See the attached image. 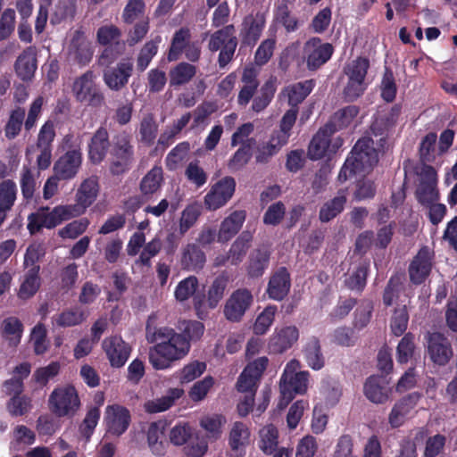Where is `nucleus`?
Returning <instances> with one entry per match:
<instances>
[{
  "label": "nucleus",
  "instance_id": "obj_1",
  "mask_svg": "<svg viewBox=\"0 0 457 457\" xmlns=\"http://www.w3.org/2000/svg\"><path fill=\"white\" fill-rule=\"evenodd\" d=\"M157 315H149L145 333L149 343H156L149 349V361L155 370H167L171 363L182 360L190 352L191 345L173 328L156 327Z\"/></svg>",
  "mask_w": 457,
  "mask_h": 457
},
{
  "label": "nucleus",
  "instance_id": "obj_2",
  "mask_svg": "<svg viewBox=\"0 0 457 457\" xmlns=\"http://www.w3.org/2000/svg\"><path fill=\"white\" fill-rule=\"evenodd\" d=\"M378 162V152L374 146L373 139L363 137L353 145L337 179L340 182H345L359 173L371 170Z\"/></svg>",
  "mask_w": 457,
  "mask_h": 457
},
{
  "label": "nucleus",
  "instance_id": "obj_3",
  "mask_svg": "<svg viewBox=\"0 0 457 457\" xmlns=\"http://www.w3.org/2000/svg\"><path fill=\"white\" fill-rule=\"evenodd\" d=\"M109 171L113 176L127 173L135 162V150L132 137L126 131L115 135L110 150Z\"/></svg>",
  "mask_w": 457,
  "mask_h": 457
},
{
  "label": "nucleus",
  "instance_id": "obj_4",
  "mask_svg": "<svg viewBox=\"0 0 457 457\" xmlns=\"http://www.w3.org/2000/svg\"><path fill=\"white\" fill-rule=\"evenodd\" d=\"M80 405L78 391L72 385L57 386L48 398L49 409L57 417H73Z\"/></svg>",
  "mask_w": 457,
  "mask_h": 457
},
{
  "label": "nucleus",
  "instance_id": "obj_5",
  "mask_svg": "<svg viewBox=\"0 0 457 457\" xmlns=\"http://www.w3.org/2000/svg\"><path fill=\"white\" fill-rule=\"evenodd\" d=\"M94 79V72L87 71L74 80L72 93L77 102L94 108H99L104 105L105 98Z\"/></svg>",
  "mask_w": 457,
  "mask_h": 457
},
{
  "label": "nucleus",
  "instance_id": "obj_6",
  "mask_svg": "<svg viewBox=\"0 0 457 457\" xmlns=\"http://www.w3.org/2000/svg\"><path fill=\"white\" fill-rule=\"evenodd\" d=\"M419 184L415 190V198L422 206L435 204L440 199V192L437 187L438 178L436 169L429 164H423L420 170Z\"/></svg>",
  "mask_w": 457,
  "mask_h": 457
},
{
  "label": "nucleus",
  "instance_id": "obj_7",
  "mask_svg": "<svg viewBox=\"0 0 457 457\" xmlns=\"http://www.w3.org/2000/svg\"><path fill=\"white\" fill-rule=\"evenodd\" d=\"M287 368L288 366L284 370L279 383L278 407L281 409L287 407L295 395H303L306 392L310 375L308 371H288Z\"/></svg>",
  "mask_w": 457,
  "mask_h": 457
},
{
  "label": "nucleus",
  "instance_id": "obj_8",
  "mask_svg": "<svg viewBox=\"0 0 457 457\" xmlns=\"http://www.w3.org/2000/svg\"><path fill=\"white\" fill-rule=\"evenodd\" d=\"M426 352L431 362L436 366L447 365L453 356L449 339L441 332H428L426 337Z\"/></svg>",
  "mask_w": 457,
  "mask_h": 457
},
{
  "label": "nucleus",
  "instance_id": "obj_9",
  "mask_svg": "<svg viewBox=\"0 0 457 457\" xmlns=\"http://www.w3.org/2000/svg\"><path fill=\"white\" fill-rule=\"evenodd\" d=\"M236 180L226 176L213 184L204 198V204L208 211H216L225 206L236 191Z\"/></svg>",
  "mask_w": 457,
  "mask_h": 457
},
{
  "label": "nucleus",
  "instance_id": "obj_10",
  "mask_svg": "<svg viewBox=\"0 0 457 457\" xmlns=\"http://www.w3.org/2000/svg\"><path fill=\"white\" fill-rule=\"evenodd\" d=\"M434 264V253L422 246L408 267L410 282L415 286L423 284L430 276Z\"/></svg>",
  "mask_w": 457,
  "mask_h": 457
},
{
  "label": "nucleus",
  "instance_id": "obj_11",
  "mask_svg": "<svg viewBox=\"0 0 457 457\" xmlns=\"http://www.w3.org/2000/svg\"><path fill=\"white\" fill-rule=\"evenodd\" d=\"M253 303V295L247 288L235 290L224 305V316L231 322L242 320Z\"/></svg>",
  "mask_w": 457,
  "mask_h": 457
},
{
  "label": "nucleus",
  "instance_id": "obj_12",
  "mask_svg": "<svg viewBox=\"0 0 457 457\" xmlns=\"http://www.w3.org/2000/svg\"><path fill=\"white\" fill-rule=\"evenodd\" d=\"M333 53L334 47L330 43H322L320 37H312L304 46L307 69L317 71L331 58Z\"/></svg>",
  "mask_w": 457,
  "mask_h": 457
},
{
  "label": "nucleus",
  "instance_id": "obj_13",
  "mask_svg": "<svg viewBox=\"0 0 457 457\" xmlns=\"http://www.w3.org/2000/svg\"><path fill=\"white\" fill-rule=\"evenodd\" d=\"M268 363L269 360L266 356L259 357L249 362L238 377L237 382V391L241 393H254Z\"/></svg>",
  "mask_w": 457,
  "mask_h": 457
},
{
  "label": "nucleus",
  "instance_id": "obj_14",
  "mask_svg": "<svg viewBox=\"0 0 457 457\" xmlns=\"http://www.w3.org/2000/svg\"><path fill=\"white\" fill-rule=\"evenodd\" d=\"M99 192L97 176H91L82 181L76 192V204L68 205L73 215L79 216L96 201Z\"/></svg>",
  "mask_w": 457,
  "mask_h": 457
},
{
  "label": "nucleus",
  "instance_id": "obj_15",
  "mask_svg": "<svg viewBox=\"0 0 457 457\" xmlns=\"http://www.w3.org/2000/svg\"><path fill=\"white\" fill-rule=\"evenodd\" d=\"M133 62L130 59H122L113 67L104 71V84L112 91H120L127 86L133 73Z\"/></svg>",
  "mask_w": 457,
  "mask_h": 457
},
{
  "label": "nucleus",
  "instance_id": "obj_16",
  "mask_svg": "<svg viewBox=\"0 0 457 457\" xmlns=\"http://www.w3.org/2000/svg\"><path fill=\"white\" fill-rule=\"evenodd\" d=\"M102 348L112 368H121L125 365L131 353V347L121 337L112 336L102 342Z\"/></svg>",
  "mask_w": 457,
  "mask_h": 457
},
{
  "label": "nucleus",
  "instance_id": "obj_17",
  "mask_svg": "<svg viewBox=\"0 0 457 457\" xmlns=\"http://www.w3.org/2000/svg\"><path fill=\"white\" fill-rule=\"evenodd\" d=\"M82 164V153L79 148L68 150L54 162L53 170L62 180L74 179Z\"/></svg>",
  "mask_w": 457,
  "mask_h": 457
},
{
  "label": "nucleus",
  "instance_id": "obj_18",
  "mask_svg": "<svg viewBox=\"0 0 457 457\" xmlns=\"http://www.w3.org/2000/svg\"><path fill=\"white\" fill-rule=\"evenodd\" d=\"M363 394L373 403H386L392 394L390 380L386 376L371 375L364 382Z\"/></svg>",
  "mask_w": 457,
  "mask_h": 457
},
{
  "label": "nucleus",
  "instance_id": "obj_19",
  "mask_svg": "<svg viewBox=\"0 0 457 457\" xmlns=\"http://www.w3.org/2000/svg\"><path fill=\"white\" fill-rule=\"evenodd\" d=\"M104 421L108 433L120 436L124 434L131 422L130 411L119 404L108 405Z\"/></svg>",
  "mask_w": 457,
  "mask_h": 457
},
{
  "label": "nucleus",
  "instance_id": "obj_20",
  "mask_svg": "<svg viewBox=\"0 0 457 457\" xmlns=\"http://www.w3.org/2000/svg\"><path fill=\"white\" fill-rule=\"evenodd\" d=\"M266 20L262 12L246 15L242 21L239 37L245 46H253L260 39Z\"/></svg>",
  "mask_w": 457,
  "mask_h": 457
},
{
  "label": "nucleus",
  "instance_id": "obj_21",
  "mask_svg": "<svg viewBox=\"0 0 457 457\" xmlns=\"http://www.w3.org/2000/svg\"><path fill=\"white\" fill-rule=\"evenodd\" d=\"M291 275L286 267H279L270 277L266 294L274 301L284 300L290 292Z\"/></svg>",
  "mask_w": 457,
  "mask_h": 457
},
{
  "label": "nucleus",
  "instance_id": "obj_22",
  "mask_svg": "<svg viewBox=\"0 0 457 457\" xmlns=\"http://www.w3.org/2000/svg\"><path fill=\"white\" fill-rule=\"evenodd\" d=\"M112 147L108 130L104 127H99L93 134L87 145V156L94 165L100 164L106 157Z\"/></svg>",
  "mask_w": 457,
  "mask_h": 457
},
{
  "label": "nucleus",
  "instance_id": "obj_23",
  "mask_svg": "<svg viewBox=\"0 0 457 457\" xmlns=\"http://www.w3.org/2000/svg\"><path fill=\"white\" fill-rule=\"evenodd\" d=\"M260 71L253 64L245 65L242 71V87L237 96V104L245 107L254 96L260 86L258 79Z\"/></svg>",
  "mask_w": 457,
  "mask_h": 457
},
{
  "label": "nucleus",
  "instance_id": "obj_24",
  "mask_svg": "<svg viewBox=\"0 0 457 457\" xmlns=\"http://www.w3.org/2000/svg\"><path fill=\"white\" fill-rule=\"evenodd\" d=\"M271 253L266 246H261L253 249L246 262V274L250 278H259L262 277L269 268Z\"/></svg>",
  "mask_w": 457,
  "mask_h": 457
},
{
  "label": "nucleus",
  "instance_id": "obj_25",
  "mask_svg": "<svg viewBox=\"0 0 457 457\" xmlns=\"http://www.w3.org/2000/svg\"><path fill=\"white\" fill-rule=\"evenodd\" d=\"M299 338V330L295 326H287L276 329L269 342V348L276 353H282L291 348Z\"/></svg>",
  "mask_w": 457,
  "mask_h": 457
},
{
  "label": "nucleus",
  "instance_id": "obj_26",
  "mask_svg": "<svg viewBox=\"0 0 457 457\" xmlns=\"http://www.w3.org/2000/svg\"><path fill=\"white\" fill-rule=\"evenodd\" d=\"M165 429L166 422L164 420H157L148 426L146 431L147 444L153 454L156 456H163L169 445L166 440Z\"/></svg>",
  "mask_w": 457,
  "mask_h": 457
},
{
  "label": "nucleus",
  "instance_id": "obj_27",
  "mask_svg": "<svg viewBox=\"0 0 457 457\" xmlns=\"http://www.w3.org/2000/svg\"><path fill=\"white\" fill-rule=\"evenodd\" d=\"M246 218L245 210H237L231 212L220 223L218 231V242L227 243L232 239L241 229Z\"/></svg>",
  "mask_w": 457,
  "mask_h": 457
},
{
  "label": "nucleus",
  "instance_id": "obj_28",
  "mask_svg": "<svg viewBox=\"0 0 457 457\" xmlns=\"http://www.w3.org/2000/svg\"><path fill=\"white\" fill-rule=\"evenodd\" d=\"M36 48L29 46L18 56L14 63V71L22 81H30L37 70Z\"/></svg>",
  "mask_w": 457,
  "mask_h": 457
},
{
  "label": "nucleus",
  "instance_id": "obj_29",
  "mask_svg": "<svg viewBox=\"0 0 457 457\" xmlns=\"http://www.w3.org/2000/svg\"><path fill=\"white\" fill-rule=\"evenodd\" d=\"M330 125H324L312 137L308 146V156L311 160L316 161L326 156L330 146V137L334 134Z\"/></svg>",
  "mask_w": 457,
  "mask_h": 457
},
{
  "label": "nucleus",
  "instance_id": "obj_30",
  "mask_svg": "<svg viewBox=\"0 0 457 457\" xmlns=\"http://www.w3.org/2000/svg\"><path fill=\"white\" fill-rule=\"evenodd\" d=\"M417 402L418 395L415 394H410L397 401L388 416V423L391 428H397L401 427L404 423L406 416L417 404Z\"/></svg>",
  "mask_w": 457,
  "mask_h": 457
},
{
  "label": "nucleus",
  "instance_id": "obj_31",
  "mask_svg": "<svg viewBox=\"0 0 457 457\" xmlns=\"http://www.w3.org/2000/svg\"><path fill=\"white\" fill-rule=\"evenodd\" d=\"M347 202L346 189L338 190L337 195L325 202L320 209L319 219L321 222H328L338 216Z\"/></svg>",
  "mask_w": 457,
  "mask_h": 457
},
{
  "label": "nucleus",
  "instance_id": "obj_32",
  "mask_svg": "<svg viewBox=\"0 0 457 457\" xmlns=\"http://www.w3.org/2000/svg\"><path fill=\"white\" fill-rule=\"evenodd\" d=\"M303 355L307 365L314 370H320L325 366V357L317 337L312 336L307 339L303 347Z\"/></svg>",
  "mask_w": 457,
  "mask_h": 457
},
{
  "label": "nucleus",
  "instance_id": "obj_33",
  "mask_svg": "<svg viewBox=\"0 0 457 457\" xmlns=\"http://www.w3.org/2000/svg\"><path fill=\"white\" fill-rule=\"evenodd\" d=\"M162 183V168L155 165L140 180L139 190L142 196L146 200L150 199L161 189Z\"/></svg>",
  "mask_w": 457,
  "mask_h": 457
},
{
  "label": "nucleus",
  "instance_id": "obj_34",
  "mask_svg": "<svg viewBox=\"0 0 457 457\" xmlns=\"http://www.w3.org/2000/svg\"><path fill=\"white\" fill-rule=\"evenodd\" d=\"M17 199V186L12 179H5L0 183V227L7 218Z\"/></svg>",
  "mask_w": 457,
  "mask_h": 457
},
{
  "label": "nucleus",
  "instance_id": "obj_35",
  "mask_svg": "<svg viewBox=\"0 0 457 457\" xmlns=\"http://www.w3.org/2000/svg\"><path fill=\"white\" fill-rule=\"evenodd\" d=\"M206 262L204 252L195 244H187L182 250L180 264L184 270H199Z\"/></svg>",
  "mask_w": 457,
  "mask_h": 457
},
{
  "label": "nucleus",
  "instance_id": "obj_36",
  "mask_svg": "<svg viewBox=\"0 0 457 457\" xmlns=\"http://www.w3.org/2000/svg\"><path fill=\"white\" fill-rule=\"evenodd\" d=\"M315 87L313 79L291 84L284 88V94L287 96L291 108H298V105L311 94Z\"/></svg>",
  "mask_w": 457,
  "mask_h": 457
},
{
  "label": "nucleus",
  "instance_id": "obj_37",
  "mask_svg": "<svg viewBox=\"0 0 457 457\" xmlns=\"http://www.w3.org/2000/svg\"><path fill=\"white\" fill-rule=\"evenodd\" d=\"M191 43V30L187 27H181L172 36L170 45L167 53L168 62L178 61L184 52V49Z\"/></svg>",
  "mask_w": 457,
  "mask_h": 457
},
{
  "label": "nucleus",
  "instance_id": "obj_38",
  "mask_svg": "<svg viewBox=\"0 0 457 457\" xmlns=\"http://www.w3.org/2000/svg\"><path fill=\"white\" fill-rule=\"evenodd\" d=\"M253 233L249 230L243 231L231 245L228 250L230 264L237 266L240 264L249 250L253 242Z\"/></svg>",
  "mask_w": 457,
  "mask_h": 457
},
{
  "label": "nucleus",
  "instance_id": "obj_39",
  "mask_svg": "<svg viewBox=\"0 0 457 457\" xmlns=\"http://www.w3.org/2000/svg\"><path fill=\"white\" fill-rule=\"evenodd\" d=\"M40 267H32L29 269L24 276L17 293V296L21 300H28L33 297L41 286V278L39 277Z\"/></svg>",
  "mask_w": 457,
  "mask_h": 457
},
{
  "label": "nucleus",
  "instance_id": "obj_40",
  "mask_svg": "<svg viewBox=\"0 0 457 457\" xmlns=\"http://www.w3.org/2000/svg\"><path fill=\"white\" fill-rule=\"evenodd\" d=\"M1 334L9 342V345L17 346L22 337L23 324L17 317L5 318L0 326Z\"/></svg>",
  "mask_w": 457,
  "mask_h": 457
},
{
  "label": "nucleus",
  "instance_id": "obj_41",
  "mask_svg": "<svg viewBox=\"0 0 457 457\" xmlns=\"http://www.w3.org/2000/svg\"><path fill=\"white\" fill-rule=\"evenodd\" d=\"M277 90V79L275 77H270L267 79L264 84L262 86L259 94L253 97L252 110L255 112H261L272 101L274 95Z\"/></svg>",
  "mask_w": 457,
  "mask_h": 457
},
{
  "label": "nucleus",
  "instance_id": "obj_42",
  "mask_svg": "<svg viewBox=\"0 0 457 457\" xmlns=\"http://www.w3.org/2000/svg\"><path fill=\"white\" fill-rule=\"evenodd\" d=\"M44 218V228H54L62 221L75 217L71 212V208L68 205L55 206L52 211L48 207L41 208Z\"/></svg>",
  "mask_w": 457,
  "mask_h": 457
},
{
  "label": "nucleus",
  "instance_id": "obj_43",
  "mask_svg": "<svg viewBox=\"0 0 457 457\" xmlns=\"http://www.w3.org/2000/svg\"><path fill=\"white\" fill-rule=\"evenodd\" d=\"M370 262L369 260L361 261L356 270L345 279V287L352 290L361 293L367 284Z\"/></svg>",
  "mask_w": 457,
  "mask_h": 457
},
{
  "label": "nucleus",
  "instance_id": "obj_44",
  "mask_svg": "<svg viewBox=\"0 0 457 457\" xmlns=\"http://www.w3.org/2000/svg\"><path fill=\"white\" fill-rule=\"evenodd\" d=\"M359 108L355 105H348L337 111L325 125H330L333 133L347 127L358 115Z\"/></svg>",
  "mask_w": 457,
  "mask_h": 457
},
{
  "label": "nucleus",
  "instance_id": "obj_45",
  "mask_svg": "<svg viewBox=\"0 0 457 457\" xmlns=\"http://www.w3.org/2000/svg\"><path fill=\"white\" fill-rule=\"evenodd\" d=\"M196 74V67L181 62L170 71V86H182L188 83Z\"/></svg>",
  "mask_w": 457,
  "mask_h": 457
},
{
  "label": "nucleus",
  "instance_id": "obj_46",
  "mask_svg": "<svg viewBox=\"0 0 457 457\" xmlns=\"http://www.w3.org/2000/svg\"><path fill=\"white\" fill-rule=\"evenodd\" d=\"M161 41L162 37L157 36L147 41L140 49L137 58V69L139 72L145 71L153 58L157 54Z\"/></svg>",
  "mask_w": 457,
  "mask_h": 457
},
{
  "label": "nucleus",
  "instance_id": "obj_47",
  "mask_svg": "<svg viewBox=\"0 0 457 457\" xmlns=\"http://www.w3.org/2000/svg\"><path fill=\"white\" fill-rule=\"evenodd\" d=\"M274 19L280 23L287 32H294L298 29V21L291 16L287 0L280 1L274 10Z\"/></svg>",
  "mask_w": 457,
  "mask_h": 457
},
{
  "label": "nucleus",
  "instance_id": "obj_48",
  "mask_svg": "<svg viewBox=\"0 0 457 457\" xmlns=\"http://www.w3.org/2000/svg\"><path fill=\"white\" fill-rule=\"evenodd\" d=\"M401 111L402 106L396 104L394 106H392L391 110L386 115L379 119H377L370 127V129L373 132V134L375 136L385 135L388 129L395 124L401 113Z\"/></svg>",
  "mask_w": 457,
  "mask_h": 457
},
{
  "label": "nucleus",
  "instance_id": "obj_49",
  "mask_svg": "<svg viewBox=\"0 0 457 457\" xmlns=\"http://www.w3.org/2000/svg\"><path fill=\"white\" fill-rule=\"evenodd\" d=\"M25 119V109L20 106L10 112L8 120L4 126V135L8 139H14L21 131Z\"/></svg>",
  "mask_w": 457,
  "mask_h": 457
},
{
  "label": "nucleus",
  "instance_id": "obj_50",
  "mask_svg": "<svg viewBox=\"0 0 457 457\" xmlns=\"http://www.w3.org/2000/svg\"><path fill=\"white\" fill-rule=\"evenodd\" d=\"M285 145L287 144L280 142L274 135H271L267 143L257 147L255 153L256 162L262 164L268 163L271 157L276 155Z\"/></svg>",
  "mask_w": 457,
  "mask_h": 457
},
{
  "label": "nucleus",
  "instance_id": "obj_51",
  "mask_svg": "<svg viewBox=\"0 0 457 457\" xmlns=\"http://www.w3.org/2000/svg\"><path fill=\"white\" fill-rule=\"evenodd\" d=\"M179 332L178 335L182 337L191 345L192 342L198 341L204 335V325L198 320H182L178 326Z\"/></svg>",
  "mask_w": 457,
  "mask_h": 457
},
{
  "label": "nucleus",
  "instance_id": "obj_52",
  "mask_svg": "<svg viewBox=\"0 0 457 457\" xmlns=\"http://www.w3.org/2000/svg\"><path fill=\"white\" fill-rule=\"evenodd\" d=\"M205 370L206 363L204 361H193L177 372V378L180 384H188L200 378Z\"/></svg>",
  "mask_w": 457,
  "mask_h": 457
},
{
  "label": "nucleus",
  "instance_id": "obj_53",
  "mask_svg": "<svg viewBox=\"0 0 457 457\" xmlns=\"http://www.w3.org/2000/svg\"><path fill=\"white\" fill-rule=\"evenodd\" d=\"M297 113L298 108H290L287 110L280 120L279 129L272 133L280 142L287 144L291 136V129L297 118Z\"/></svg>",
  "mask_w": 457,
  "mask_h": 457
},
{
  "label": "nucleus",
  "instance_id": "obj_54",
  "mask_svg": "<svg viewBox=\"0 0 457 457\" xmlns=\"http://www.w3.org/2000/svg\"><path fill=\"white\" fill-rule=\"evenodd\" d=\"M260 449L265 453L270 455L278 448V431L273 425H268L260 431Z\"/></svg>",
  "mask_w": 457,
  "mask_h": 457
},
{
  "label": "nucleus",
  "instance_id": "obj_55",
  "mask_svg": "<svg viewBox=\"0 0 457 457\" xmlns=\"http://www.w3.org/2000/svg\"><path fill=\"white\" fill-rule=\"evenodd\" d=\"M277 312L278 307L273 304H269L264 308L257 316L253 324V332L255 335L262 336L269 330L274 321Z\"/></svg>",
  "mask_w": 457,
  "mask_h": 457
},
{
  "label": "nucleus",
  "instance_id": "obj_56",
  "mask_svg": "<svg viewBox=\"0 0 457 457\" xmlns=\"http://www.w3.org/2000/svg\"><path fill=\"white\" fill-rule=\"evenodd\" d=\"M185 177L195 188H201L208 180V174L200 166L198 160H194L187 164L185 170Z\"/></svg>",
  "mask_w": 457,
  "mask_h": 457
},
{
  "label": "nucleus",
  "instance_id": "obj_57",
  "mask_svg": "<svg viewBox=\"0 0 457 457\" xmlns=\"http://www.w3.org/2000/svg\"><path fill=\"white\" fill-rule=\"evenodd\" d=\"M254 142L251 138L247 144H243L231 156L228 162V167L230 170L237 171L245 166L251 159V145Z\"/></svg>",
  "mask_w": 457,
  "mask_h": 457
},
{
  "label": "nucleus",
  "instance_id": "obj_58",
  "mask_svg": "<svg viewBox=\"0 0 457 457\" xmlns=\"http://www.w3.org/2000/svg\"><path fill=\"white\" fill-rule=\"evenodd\" d=\"M32 408V400L25 395H14L6 403V409L11 416L18 417L27 414Z\"/></svg>",
  "mask_w": 457,
  "mask_h": 457
},
{
  "label": "nucleus",
  "instance_id": "obj_59",
  "mask_svg": "<svg viewBox=\"0 0 457 457\" xmlns=\"http://www.w3.org/2000/svg\"><path fill=\"white\" fill-rule=\"evenodd\" d=\"M370 68V60L366 57H358L352 61L344 70L348 79L365 81Z\"/></svg>",
  "mask_w": 457,
  "mask_h": 457
},
{
  "label": "nucleus",
  "instance_id": "obj_60",
  "mask_svg": "<svg viewBox=\"0 0 457 457\" xmlns=\"http://www.w3.org/2000/svg\"><path fill=\"white\" fill-rule=\"evenodd\" d=\"M235 31L236 29L233 24L226 25L216 30L211 35L208 44L209 50L211 52H217L222 48L229 38L236 37Z\"/></svg>",
  "mask_w": 457,
  "mask_h": 457
},
{
  "label": "nucleus",
  "instance_id": "obj_61",
  "mask_svg": "<svg viewBox=\"0 0 457 457\" xmlns=\"http://www.w3.org/2000/svg\"><path fill=\"white\" fill-rule=\"evenodd\" d=\"M415 337L412 333H405L396 348V360L399 363H407L414 354Z\"/></svg>",
  "mask_w": 457,
  "mask_h": 457
},
{
  "label": "nucleus",
  "instance_id": "obj_62",
  "mask_svg": "<svg viewBox=\"0 0 457 457\" xmlns=\"http://www.w3.org/2000/svg\"><path fill=\"white\" fill-rule=\"evenodd\" d=\"M101 411L99 407H91L86 413V416L79 425V430L80 435L88 441L93 435L96 427L100 420Z\"/></svg>",
  "mask_w": 457,
  "mask_h": 457
},
{
  "label": "nucleus",
  "instance_id": "obj_63",
  "mask_svg": "<svg viewBox=\"0 0 457 457\" xmlns=\"http://www.w3.org/2000/svg\"><path fill=\"white\" fill-rule=\"evenodd\" d=\"M199 283L195 276H189L179 282L174 295L179 302L188 300L198 288Z\"/></svg>",
  "mask_w": 457,
  "mask_h": 457
},
{
  "label": "nucleus",
  "instance_id": "obj_64",
  "mask_svg": "<svg viewBox=\"0 0 457 457\" xmlns=\"http://www.w3.org/2000/svg\"><path fill=\"white\" fill-rule=\"evenodd\" d=\"M190 151V144L187 141L179 143L170 152L167 154L165 162L166 167L170 170L177 169L180 163L188 154Z\"/></svg>",
  "mask_w": 457,
  "mask_h": 457
}]
</instances>
